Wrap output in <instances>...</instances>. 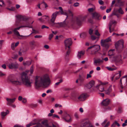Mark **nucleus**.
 <instances>
[{
	"mask_svg": "<svg viewBox=\"0 0 127 127\" xmlns=\"http://www.w3.org/2000/svg\"><path fill=\"white\" fill-rule=\"evenodd\" d=\"M107 82L105 83H101L100 84L95 87L98 89L99 91H104L106 94L109 95L112 91V89L111 86L107 85Z\"/></svg>",
	"mask_w": 127,
	"mask_h": 127,
	"instance_id": "nucleus-4",
	"label": "nucleus"
},
{
	"mask_svg": "<svg viewBox=\"0 0 127 127\" xmlns=\"http://www.w3.org/2000/svg\"><path fill=\"white\" fill-rule=\"evenodd\" d=\"M98 2L100 5H103L104 3L103 1L102 0H99Z\"/></svg>",
	"mask_w": 127,
	"mask_h": 127,
	"instance_id": "nucleus-54",
	"label": "nucleus"
},
{
	"mask_svg": "<svg viewBox=\"0 0 127 127\" xmlns=\"http://www.w3.org/2000/svg\"><path fill=\"white\" fill-rule=\"evenodd\" d=\"M118 13L121 14H123L124 13V12L122 9V8L120 7L119 9L117 10H114L113 14L115 15L116 16L118 17L119 16V14Z\"/></svg>",
	"mask_w": 127,
	"mask_h": 127,
	"instance_id": "nucleus-17",
	"label": "nucleus"
},
{
	"mask_svg": "<svg viewBox=\"0 0 127 127\" xmlns=\"http://www.w3.org/2000/svg\"><path fill=\"white\" fill-rule=\"evenodd\" d=\"M107 69L110 71H113L114 70H115L116 69V68H111L110 67H107Z\"/></svg>",
	"mask_w": 127,
	"mask_h": 127,
	"instance_id": "nucleus-42",
	"label": "nucleus"
},
{
	"mask_svg": "<svg viewBox=\"0 0 127 127\" xmlns=\"http://www.w3.org/2000/svg\"><path fill=\"white\" fill-rule=\"evenodd\" d=\"M121 71H119L118 73L115 74L113 77H112L111 78L112 81L113 80L114 78H115L116 79H117L119 78L121 76Z\"/></svg>",
	"mask_w": 127,
	"mask_h": 127,
	"instance_id": "nucleus-26",
	"label": "nucleus"
},
{
	"mask_svg": "<svg viewBox=\"0 0 127 127\" xmlns=\"http://www.w3.org/2000/svg\"><path fill=\"white\" fill-rule=\"evenodd\" d=\"M4 41V40H0V49H1L2 44Z\"/></svg>",
	"mask_w": 127,
	"mask_h": 127,
	"instance_id": "nucleus-56",
	"label": "nucleus"
},
{
	"mask_svg": "<svg viewBox=\"0 0 127 127\" xmlns=\"http://www.w3.org/2000/svg\"><path fill=\"white\" fill-rule=\"evenodd\" d=\"M90 49H91V55H95L98 52V51L100 49V46L97 45H93L88 47L87 50L88 51Z\"/></svg>",
	"mask_w": 127,
	"mask_h": 127,
	"instance_id": "nucleus-7",
	"label": "nucleus"
},
{
	"mask_svg": "<svg viewBox=\"0 0 127 127\" xmlns=\"http://www.w3.org/2000/svg\"><path fill=\"white\" fill-rule=\"evenodd\" d=\"M94 9L93 8H89L88 9V11L90 13L93 12Z\"/></svg>",
	"mask_w": 127,
	"mask_h": 127,
	"instance_id": "nucleus-44",
	"label": "nucleus"
},
{
	"mask_svg": "<svg viewBox=\"0 0 127 127\" xmlns=\"http://www.w3.org/2000/svg\"><path fill=\"white\" fill-rule=\"evenodd\" d=\"M33 127H57L55 125L53 124L52 125L49 126L47 120H44L41 122V123H38L36 126Z\"/></svg>",
	"mask_w": 127,
	"mask_h": 127,
	"instance_id": "nucleus-9",
	"label": "nucleus"
},
{
	"mask_svg": "<svg viewBox=\"0 0 127 127\" xmlns=\"http://www.w3.org/2000/svg\"><path fill=\"white\" fill-rule=\"evenodd\" d=\"M22 102L24 103H25L27 102L26 99L25 98H23L22 100Z\"/></svg>",
	"mask_w": 127,
	"mask_h": 127,
	"instance_id": "nucleus-61",
	"label": "nucleus"
},
{
	"mask_svg": "<svg viewBox=\"0 0 127 127\" xmlns=\"http://www.w3.org/2000/svg\"><path fill=\"white\" fill-rule=\"evenodd\" d=\"M23 84L25 87L28 88H31L32 86V82L30 80L26 73H22L21 78Z\"/></svg>",
	"mask_w": 127,
	"mask_h": 127,
	"instance_id": "nucleus-5",
	"label": "nucleus"
},
{
	"mask_svg": "<svg viewBox=\"0 0 127 127\" xmlns=\"http://www.w3.org/2000/svg\"><path fill=\"white\" fill-rule=\"evenodd\" d=\"M61 116L62 119L67 122H69L71 121V119L70 115L67 114L66 111L63 112Z\"/></svg>",
	"mask_w": 127,
	"mask_h": 127,
	"instance_id": "nucleus-14",
	"label": "nucleus"
},
{
	"mask_svg": "<svg viewBox=\"0 0 127 127\" xmlns=\"http://www.w3.org/2000/svg\"><path fill=\"white\" fill-rule=\"evenodd\" d=\"M116 125H117L118 127H120V124L118 123L116 121H115L111 125V127H115Z\"/></svg>",
	"mask_w": 127,
	"mask_h": 127,
	"instance_id": "nucleus-34",
	"label": "nucleus"
},
{
	"mask_svg": "<svg viewBox=\"0 0 127 127\" xmlns=\"http://www.w3.org/2000/svg\"><path fill=\"white\" fill-rule=\"evenodd\" d=\"M5 75V74L1 72L0 71V77H2Z\"/></svg>",
	"mask_w": 127,
	"mask_h": 127,
	"instance_id": "nucleus-58",
	"label": "nucleus"
},
{
	"mask_svg": "<svg viewBox=\"0 0 127 127\" xmlns=\"http://www.w3.org/2000/svg\"><path fill=\"white\" fill-rule=\"evenodd\" d=\"M63 81V80L62 79H60L59 80V82H57L55 83V85H57V86L59 85L60 84V83L62 82Z\"/></svg>",
	"mask_w": 127,
	"mask_h": 127,
	"instance_id": "nucleus-46",
	"label": "nucleus"
},
{
	"mask_svg": "<svg viewBox=\"0 0 127 127\" xmlns=\"http://www.w3.org/2000/svg\"><path fill=\"white\" fill-rule=\"evenodd\" d=\"M111 41V38L110 37H109L105 40H102L101 41V45L106 48H108L110 45L109 42Z\"/></svg>",
	"mask_w": 127,
	"mask_h": 127,
	"instance_id": "nucleus-12",
	"label": "nucleus"
},
{
	"mask_svg": "<svg viewBox=\"0 0 127 127\" xmlns=\"http://www.w3.org/2000/svg\"><path fill=\"white\" fill-rule=\"evenodd\" d=\"M81 127H94L89 120L82 121L81 123Z\"/></svg>",
	"mask_w": 127,
	"mask_h": 127,
	"instance_id": "nucleus-13",
	"label": "nucleus"
},
{
	"mask_svg": "<svg viewBox=\"0 0 127 127\" xmlns=\"http://www.w3.org/2000/svg\"><path fill=\"white\" fill-rule=\"evenodd\" d=\"M0 5L3 6H5V4L3 0H0Z\"/></svg>",
	"mask_w": 127,
	"mask_h": 127,
	"instance_id": "nucleus-43",
	"label": "nucleus"
},
{
	"mask_svg": "<svg viewBox=\"0 0 127 127\" xmlns=\"http://www.w3.org/2000/svg\"><path fill=\"white\" fill-rule=\"evenodd\" d=\"M42 37V36L41 35H36L34 36V37L35 38H41Z\"/></svg>",
	"mask_w": 127,
	"mask_h": 127,
	"instance_id": "nucleus-64",
	"label": "nucleus"
},
{
	"mask_svg": "<svg viewBox=\"0 0 127 127\" xmlns=\"http://www.w3.org/2000/svg\"><path fill=\"white\" fill-rule=\"evenodd\" d=\"M53 118H54V117L57 118L58 119L60 118L59 117L58 115H57L56 114H55L53 115Z\"/></svg>",
	"mask_w": 127,
	"mask_h": 127,
	"instance_id": "nucleus-60",
	"label": "nucleus"
},
{
	"mask_svg": "<svg viewBox=\"0 0 127 127\" xmlns=\"http://www.w3.org/2000/svg\"><path fill=\"white\" fill-rule=\"evenodd\" d=\"M97 37H96L95 36L93 35H91V39L93 40H95Z\"/></svg>",
	"mask_w": 127,
	"mask_h": 127,
	"instance_id": "nucleus-49",
	"label": "nucleus"
},
{
	"mask_svg": "<svg viewBox=\"0 0 127 127\" xmlns=\"http://www.w3.org/2000/svg\"><path fill=\"white\" fill-rule=\"evenodd\" d=\"M59 12L56 11L53 13L51 16V19L49 22V25L53 27L59 28L61 27H69L70 26L72 28L75 29L77 26H80L83 22L85 21L87 17L85 16H80L78 17L73 18L70 25L64 21L63 22L56 23L55 22L56 18L59 15Z\"/></svg>",
	"mask_w": 127,
	"mask_h": 127,
	"instance_id": "nucleus-1",
	"label": "nucleus"
},
{
	"mask_svg": "<svg viewBox=\"0 0 127 127\" xmlns=\"http://www.w3.org/2000/svg\"><path fill=\"white\" fill-rule=\"evenodd\" d=\"M68 92H66L64 94H63V97L64 98H65L68 97H69V96L67 95V94H68Z\"/></svg>",
	"mask_w": 127,
	"mask_h": 127,
	"instance_id": "nucleus-40",
	"label": "nucleus"
},
{
	"mask_svg": "<svg viewBox=\"0 0 127 127\" xmlns=\"http://www.w3.org/2000/svg\"><path fill=\"white\" fill-rule=\"evenodd\" d=\"M37 106V105L36 104H32L30 105V106L32 108L36 107Z\"/></svg>",
	"mask_w": 127,
	"mask_h": 127,
	"instance_id": "nucleus-48",
	"label": "nucleus"
},
{
	"mask_svg": "<svg viewBox=\"0 0 127 127\" xmlns=\"http://www.w3.org/2000/svg\"><path fill=\"white\" fill-rule=\"evenodd\" d=\"M95 34L97 36H100V34L99 33L97 30H96L95 32Z\"/></svg>",
	"mask_w": 127,
	"mask_h": 127,
	"instance_id": "nucleus-52",
	"label": "nucleus"
},
{
	"mask_svg": "<svg viewBox=\"0 0 127 127\" xmlns=\"http://www.w3.org/2000/svg\"><path fill=\"white\" fill-rule=\"evenodd\" d=\"M7 81L8 82H10L12 84L15 86L19 85L21 84V81L18 80H15L12 75H10L7 77Z\"/></svg>",
	"mask_w": 127,
	"mask_h": 127,
	"instance_id": "nucleus-8",
	"label": "nucleus"
},
{
	"mask_svg": "<svg viewBox=\"0 0 127 127\" xmlns=\"http://www.w3.org/2000/svg\"><path fill=\"white\" fill-rule=\"evenodd\" d=\"M16 18L15 25L16 26H18L20 25H22L17 28H15L13 30L14 33L17 36L20 37H24L25 36L21 35L18 32L17 30H18L22 28L27 27L32 28V26L31 25L34 22L33 21L31 23L29 20V18L25 16H23L21 15H18L16 16Z\"/></svg>",
	"mask_w": 127,
	"mask_h": 127,
	"instance_id": "nucleus-2",
	"label": "nucleus"
},
{
	"mask_svg": "<svg viewBox=\"0 0 127 127\" xmlns=\"http://www.w3.org/2000/svg\"><path fill=\"white\" fill-rule=\"evenodd\" d=\"M115 50L114 49H112L109 50L108 52V55L109 56H111L114 55L115 53L114 51Z\"/></svg>",
	"mask_w": 127,
	"mask_h": 127,
	"instance_id": "nucleus-31",
	"label": "nucleus"
},
{
	"mask_svg": "<svg viewBox=\"0 0 127 127\" xmlns=\"http://www.w3.org/2000/svg\"><path fill=\"white\" fill-rule=\"evenodd\" d=\"M65 49L67 50L65 55V58L68 57L69 55L70 52V46L72 45V41L71 38H67L64 41Z\"/></svg>",
	"mask_w": 127,
	"mask_h": 127,
	"instance_id": "nucleus-6",
	"label": "nucleus"
},
{
	"mask_svg": "<svg viewBox=\"0 0 127 127\" xmlns=\"http://www.w3.org/2000/svg\"><path fill=\"white\" fill-rule=\"evenodd\" d=\"M33 66L32 65L31 66V67L30 68V72H31V74H32L33 72Z\"/></svg>",
	"mask_w": 127,
	"mask_h": 127,
	"instance_id": "nucleus-51",
	"label": "nucleus"
},
{
	"mask_svg": "<svg viewBox=\"0 0 127 127\" xmlns=\"http://www.w3.org/2000/svg\"><path fill=\"white\" fill-rule=\"evenodd\" d=\"M32 30L33 31V32H32L29 35H28V36H24V37H22L23 38L25 37H26L29 36L30 35H31L32 33H36L37 32V31L35 30H34L33 29H32Z\"/></svg>",
	"mask_w": 127,
	"mask_h": 127,
	"instance_id": "nucleus-39",
	"label": "nucleus"
},
{
	"mask_svg": "<svg viewBox=\"0 0 127 127\" xmlns=\"http://www.w3.org/2000/svg\"><path fill=\"white\" fill-rule=\"evenodd\" d=\"M107 120L105 119L102 123L101 125L103 127H108L110 124V122H107Z\"/></svg>",
	"mask_w": 127,
	"mask_h": 127,
	"instance_id": "nucleus-25",
	"label": "nucleus"
},
{
	"mask_svg": "<svg viewBox=\"0 0 127 127\" xmlns=\"http://www.w3.org/2000/svg\"><path fill=\"white\" fill-rule=\"evenodd\" d=\"M93 30L92 29H90L89 31V33L91 35L93 34Z\"/></svg>",
	"mask_w": 127,
	"mask_h": 127,
	"instance_id": "nucleus-45",
	"label": "nucleus"
},
{
	"mask_svg": "<svg viewBox=\"0 0 127 127\" xmlns=\"http://www.w3.org/2000/svg\"><path fill=\"white\" fill-rule=\"evenodd\" d=\"M6 64L8 66L9 68L11 69H16L18 67V65L17 63L15 62L8 64H7V62L6 63Z\"/></svg>",
	"mask_w": 127,
	"mask_h": 127,
	"instance_id": "nucleus-15",
	"label": "nucleus"
},
{
	"mask_svg": "<svg viewBox=\"0 0 127 127\" xmlns=\"http://www.w3.org/2000/svg\"><path fill=\"white\" fill-rule=\"evenodd\" d=\"M87 33L86 32H84L81 33L80 35V36L81 38L84 39L87 36Z\"/></svg>",
	"mask_w": 127,
	"mask_h": 127,
	"instance_id": "nucleus-30",
	"label": "nucleus"
},
{
	"mask_svg": "<svg viewBox=\"0 0 127 127\" xmlns=\"http://www.w3.org/2000/svg\"><path fill=\"white\" fill-rule=\"evenodd\" d=\"M15 98H14L13 99H11L7 98H6V100L7 101V104L10 106H11L13 108H15L16 107V106L14 104H13L12 103L14 102L15 100Z\"/></svg>",
	"mask_w": 127,
	"mask_h": 127,
	"instance_id": "nucleus-16",
	"label": "nucleus"
},
{
	"mask_svg": "<svg viewBox=\"0 0 127 127\" xmlns=\"http://www.w3.org/2000/svg\"><path fill=\"white\" fill-rule=\"evenodd\" d=\"M120 86L121 87V88L122 89H123V87L122 85V79H121L120 82Z\"/></svg>",
	"mask_w": 127,
	"mask_h": 127,
	"instance_id": "nucleus-62",
	"label": "nucleus"
},
{
	"mask_svg": "<svg viewBox=\"0 0 127 127\" xmlns=\"http://www.w3.org/2000/svg\"><path fill=\"white\" fill-rule=\"evenodd\" d=\"M31 62L30 61H27L26 62L23 63V64L24 65L29 66L31 64Z\"/></svg>",
	"mask_w": 127,
	"mask_h": 127,
	"instance_id": "nucleus-37",
	"label": "nucleus"
},
{
	"mask_svg": "<svg viewBox=\"0 0 127 127\" xmlns=\"http://www.w3.org/2000/svg\"><path fill=\"white\" fill-rule=\"evenodd\" d=\"M85 76L83 74L79 75L78 77V80L80 85H82L84 83L85 79Z\"/></svg>",
	"mask_w": 127,
	"mask_h": 127,
	"instance_id": "nucleus-19",
	"label": "nucleus"
},
{
	"mask_svg": "<svg viewBox=\"0 0 127 127\" xmlns=\"http://www.w3.org/2000/svg\"><path fill=\"white\" fill-rule=\"evenodd\" d=\"M78 94L75 92H72L71 95V98L75 101H78Z\"/></svg>",
	"mask_w": 127,
	"mask_h": 127,
	"instance_id": "nucleus-21",
	"label": "nucleus"
},
{
	"mask_svg": "<svg viewBox=\"0 0 127 127\" xmlns=\"http://www.w3.org/2000/svg\"><path fill=\"white\" fill-rule=\"evenodd\" d=\"M59 9L60 10L59 12V14L60 13H61V14L65 15L67 16V18L70 17L71 18H73V14L71 12L70 10H68L67 11H63L62 7H59Z\"/></svg>",
	"mask_w": 127,
	"mask_h": 127,
	"instance_id": "nucleus-11",
	"label": "nucleus"
},
{
	"mask_svg": "<svg viewBox=\"0 0 127 127\" xmlns=\"http://www.w3.org/2000/svg\"><path fill=\"white\" fill-rule=\"evenodd\" d=\"M78 94L75 92H72L71 95V98L75 101H78Z\"/></svg>",
	"mask_w": 127,
	"mask_h": 127,
	"instance_id": "nucleus-20",
	"label": "nucleus"
},
{
	"mask_svg": "<svg viewBox=\"0 0 127 127\" xmlns=\"http://www.w3.org/2000/svg\"><path fill=\"white\" fill-rule=\"evenodd\" d=\"M111 9H112L111 8H110L107 9L106 10V12L107 13H109L110 12Z\"/></svg>",
	"mask_w": 127,
	"mask_h": 127,
	"instance_id": "nucleus-63",
	"label": "nucleus"
},
{
	"mask_svg": "<svg viewBox=\"0 0 127 127\" xmlns=\"http://www.w3.org/2000/svg\"><path fill=\"white\" fill-rule=\"evenodd\" d=\"M87 95L85 94H83L79 95L78 97V101H83L85 100L87 97Z\"/></svg>",
	"mask_w": 127,
	"mask_h": 127,
	"instance_id": "nucleus-22",
	"label": "nucleus"
},
{
	"mask_svg": "<svg viewBox=\"0 0 127 127\" xmlns=\"http://www.w3.org/2000/svg\"><path fill=\"white\" fill-rule=\"evenodd\" d=\"M93 17L94 18L98 20H100L101 18L100 15L96 12H94L93 14Z\"/></svg>",
	"mask_w": 127,
	"mask_h": 127,
	"instance_id": "nucleus-27",
	"label": "nucleus"
},
{
	"mask_svg": "<svg viewBox=\"0 0 127 127\" xmlns=\"http://www.w3.org/2000/svg\"><path fill=\"white\" fill-rule=\"evenodd\" d=\"M79 3H78V2H77L75 3L74 4V6L75 7H76L78 6H79Z\"/></svg>",
	"mask_w": 127,
	"mask_h": 127,
	"instance_id": "nucleus-55",
	"label": "nucleus"
},
{
	"mask_svg": "<svg viewBox=\"0 0 127 127\" xmlns=\"http://www.w3.org/2000/svg\"><path fill=\"white\" fill-rule=\"evenodd\" d=\"M8 113V111L7 110L6 112H3L1 113V115L2 116L4 117Z\"/></svg>",
	"mask_w": 127,
	"mask_h": 127,
	"instance_id": "nucleus-36",
	"label": "nucleus"
},
{
	"mask_svg": "<svg viewBox=\"0 0 127 127\" xmlns=\"http://www.w3.org/2000/svg\"><path fill=\"white\" fill-rule=\"evenodd\" d=\"M7 9L11 11H14L15 10V7H12L11 8H7Z\"/></svg>",
	"mask_w": 127,
	"mask_h": 127,
	"instance_id": "nucleus-41",
	"label": "nucleus"
},
{
	"mask_svg": "<svg viewBox=\"0 0 127 127\" xmlns=\"http://www.w3.org/2000/svg\"><path fill=\"white\" fill-rule=\"evenodd\" d=\"M110 96L112 97H114L115 96V94L114 93H113L110 94Z\"/></svg>",
	"mask_w": 127,
	"mask_h": 127,
	"instance_id": "nucleus-59",
	"label": "nucleus"
},
{
	"mask_svg": "<svg viewBox=\"0 0 127 127\" xmlns=\"http://www.w3.org/2000/svg\"><path fill=\"white\" fill-rule=\"evenodd\" d=\"M18 57V55L17 54L15 55L12 57V58L14 59H17Z\"/></svg>",
	"mask_w": 127,
	"mask_h": 127,
	"instance_id": "nucleus-53",
	"label": "nucleus"
},
{
	"mask_svg": "<svg viewBox=\"0 0 127 127\" xmlns=\"http://www.w3.org/2000/svg\"><path fill=\"white\" fill-rule=\"evenodd\" d=\"M53 36V33L49 35V39L51 40Z\"/></svg>",
	"mask_w": 127,
	"mask_h": 127,
	"instance_id": "nucleus-47",
	"label": "nucleus"
},
{
	"mask_svg": "<svg viewBox=\"0 0 127 127\" xmlns=\"http://www.w3.org/2000/svg\"><path fill=\"white\" fill-rule=\"evenodd\" d=\"M115 5L116 6L120 7L123 5V3L122 1H120V2L117 3L115 4Z\"/></svg>",
	"mask_w": 127,
	"mask_h": 127,
	"instance_id": "nucleus-35",
	"label": "nucleus"
},
{
	"mask_svg": "<svg viewBox=\"0 0 127 127\" xmlns=\"http://www.w3.org/2000/svg\"><path fill=\"white\" fill-rule=\"evenodd\" d=\"M116 21L112 20L111 21L110 23L109 24V32L111 33L114 30V29L113 28H112L111 29L112 25L114 24H116Z\"/></svg>",
	"mask_w": 127,
	"mask_h": 127,
	"instance_id": "nucleus-24",
	"label": "nucleus"
},
{
	"mask_svg": "<svg viewBox=\"0 0 127 127\" xmlns=\"http://www.w3.org/2000/svg\"><path fill=\"white\" fill-rule=\"evenodd\" d=\"M84 52L81 51L80 52H78V54L77 55V56L79 59H80L81 58L82 56H83L84 55Z\"/></svg>",
	"mask_w": 127,
	"mask_h": 127,
	"instance_id": "nucleus-33",
	"label": "nucleus"
},
{
	"mask_svg": "<svg viewBox=\"0 0 127 127\" xmlns=\"http://www.w3.org/2000/svg\"><path fill=\"white\" fill-rule=\"evenodd\" d=\"M103 60H104L105 62L108 61V59L107 57H106L103 59V60H101L100 59H98L97 60H95L94 61V64L95 65H98L100 63H102L103 62Z\"/></svg>",
	"mask_w": 127,
	"mask_h": 127,
	"instance_id": "nucleus-18",
	"label": "nucleus"
},
{
	"mask_svg": "<svg viewBox=\"0 0 127 127\" xmlns=\"http://www.w3.org/2000/svg\"><path fill=\"white\" fill-rule=\"evenodd\" d=\"M30 46L31 48L33 49L36 46L35 42L34 41L31 42L30 43Z\"/></svg>",
	"mask_w": 127,
	"mask_h": 127,
	"instance_id": "nucleus-32",
	"label": "nucleus"
},
{
	"mask_svg": "<svg viewBox=\"0 0 127 127\" xmlns=\"http://www.w3.org/2000/svg\"><path fill=\"white\" fill-rule=\"evenodd\" d=\"M122 56L120 54H119L116 57V61L119 63H121L122 62L121 60Z\"/></svg>",
	"mask_w": 127,
	"mask_h": 127,
	"instance_id": "nucleus-29",
	"label": "nucleus"
},
{
	"mask_svg": "<svg viewBox=\"0 0 127 127\" xmlns=\"http://www.w3.org/2000/svg\"><path fill=\"white\" fill-rule=\"evenodd\" d=\"M110 102V100L108 99H106L104 100L102 102V104L105 106L108 105L109 104Z\"/></svg>",
	"mask_w": 127,
	"mask_h": 127,
	"instance_id": "nucleus-28",
	"label": "nucleus"
},
{
	"mask_svg": "<svg viewBox=\"0 0 127 127\" xmlns=\"http://www.w3.org/2000/svg\"><path fill=\"white\" fill-rule=\"evenodd\" d=\"M95 83V81L92 80L90 81L89 83L86 85V87L88 89H90L92 87H94Z\"/></svg>",
	"mask_w": 127,
	"mask_h": 127,
	"instance_id": "nucleus-23",
	"label": "nucleus"
},
{
	"mask_svg": "<svg viewBox=\"0 0 127 127\" xmlns=\"http://www.w3.org/2000/svg\"><path fill=\"white\" fill-rule=\"evenodd\" d=\"M38 123H30L29 124H28L26 125V127H30V126L34 125H36L35 126H36L37 124Z\"/></svg>",
	"mask_w": 127,
	"mask_h": 127,
	"instance_id": "nucleus-38",
	"label": "nucleus"
},
{
	"mask_svg": "<svg viewBox=\"0 0 127 127\" xmlns=\"http://www.w3.org/2000/svg\"><path fill=\"white\" fill-rule=\"evenodd\" d=\"M45 28L47 29H49V28L47 26L45 25H43L42 26L41 28L42 29H43Z\"/></svg>",
	"mask_w": 127,
	"mask_h": 127,
	"instance_id": "nucleus-57",
	"label": "nucleus"
},
{
	"mask_svg": "<svg viewBox=\"0 0 127 127\" xmlns=\"http://www.w3.org/2000/svg\"><path fill=\"white\" fill-rule=\"evenodd\" d=\"M50 83L49 76L47 74L39 76H37L35 78V85L36 88L42 87H47Z\"/></svg>",
	"mask_w": 127,
	"mask_h": 127,
	"instance_id": "nucleus-3",
	"label": "nucleus"
},
{
	"mask_svg": "<svg viewBox=\"0 0 127 127\" xmlns=\"http://www.w3.org/2000/svg\"><path fill=\"white\" fill-rule=\"evenodd\" d=\"M11 47L12 49L13 50H14L15 47V45H14V43L12 44L11 45Z\"/></svg>",
	"mask_w": 127,
	"mask_h": 127,
	"instance_id": "nucleus-50",
	"label": "nucleus"
},
{
	"mask_svg": "<svg viewBox=\"0 0 127 127\" xmlns=\"http://www.w3.org/2000/svg\"><path fill=\"white\" fill-rule=\"evenodd\" d=\"M124 41L122 39L118 41L115 43L116 48L119 53H120L123 50L124 47Z\"/></svg>",
	"mask_w": 127,
	"mask_h": 127,
	"instance_id": "nucleus-10",
	"label": "nucleus"
}]
</instances>
